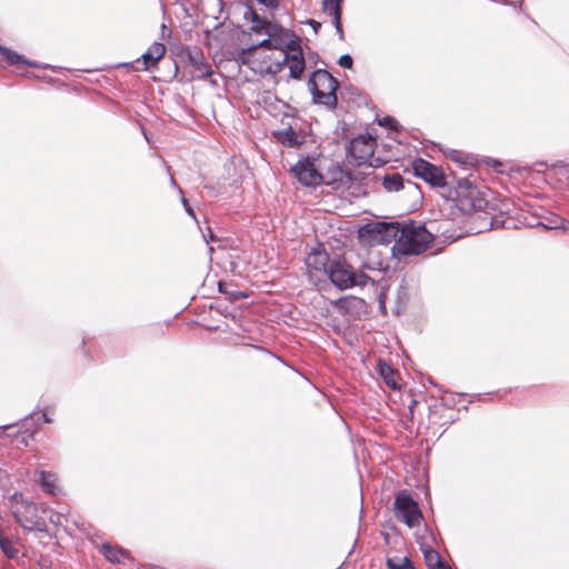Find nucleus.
<instances>
[{
  "instance_id": "8",
  "label": "nucleus",
  "mask_w": 569,
  "mask_h": 569,
  "mask_svg": "<svg viewBox=\"0 0 569 569\" xmlns=\"http://www.w3.org/2000/svg\"><path fill=\"white\" fill-rule=\"evenodd\" d=\"M395 517L397 520L406 523L409 528L420 526L423 520L421 510L418 503L407 491H400L397 493L393 503Z\"/></svg>"
},
{
  "instance_id": "25",
  "label": "nucleus",
  "mask_w": 569,
  "mask_h": 569,
  "mask_svg": "<svg viewBox=\"0 0 569 569\" xmlns=\"http://www.w3.org/2000/svg\"><path fill=\"white\" fill-rule=\"evenodd\" d=\"M218 286H219V291L221 293H224L230 301H237L239 299L247 297V295L243 293L242 291L228 290V284L222 281H220Z\"/></svg>"
},
{
  "instance_id": "10",
  "label": "nucleus",
  "mask_w": 569,
  "mask_h": 569,
  "mask_svg": "<svg viewBox=\"0 0 569 569\" xmlns=\"http://www.w3.org/2000/svg\"><path fill=\"white\" fill-rule=\"evenodd\" d=\"M413 174L421 178L433 187H442L448 184L446 177L440 168L429 161L418 158L412 162Z\"/></svg>"
},
{
  "instance_id": "37",
  "label": "nucleus",
  "mask_w": 569,
  "mask_h": 569,
  "mask_svg": "<svg viewBox=\"0 0 569 569\" xmlns=\"http://www.w3.org/2000/svg\"><path fill=\"white\" fill-rule=\"evenodd\" d=\"M438 569V568H437Z\"/></svg>"
},
{
  "instance_id": "11",
  "label": "nucleus",
  "mask_w": 569,
  "mask_h": 569,
  "mask_svg": "<svg viewBox=\"0 0 569 569\" xmlns=\"http://www.w3.org/2000/svg\"><path fill=\"white\" fill-rule=\"evenodd\" d=\"M291 172L306 187H315L322 181V174L316 168L315 161L309 158L299 160L291 168Z\"/></svg>"
},
{
  "instance_id": "17",
  "label": "nucleus",
  "mask_w": 569,
  "mask_h": 569,
  "mask_svg": "<svg viewBox=\"0 0 569 569\" xmlns=\"http://www.w3.org/2000/svg\"><path fill=\"white\" fill-rule=\"evenodd\" d=\"M243 18L247 21H250L251 30L256 33H267L269 27L271 26V21L267 18H261L251 7H247L243 12Z\"/></svg>"
},
{
  "instance_id": "5",
  "label": "nucleus",
  "mask_w": 569,
  "mask_h": 569,
  "mask_svg": "<svg viewBox=\"0 0 569 569\" xmlns=\"http://www.w3.org/2000/svg\"><path fill=\"white\" fill-rule=\"evenodd\" d=\"M266 34L268 38L260 41V46L277 49L278 52H284L288 57L295 53L293 50L303 53L300 43L290 30L277 23H271Z\"/></svg>"
},
{
  "instance_id": "32",
  "label": "nucleus",
  "mask_w": 569,
  "mask_h": 569,
  "mask_svg": "<svg viewBox=\"0 0 569 569\" xmlns=\"http://www.w3.org/2000/svg\"><path fill=\"white\" fill-rule=\"evenodd\" d=\"M405 567L403 569H416L408 557H403Z\"/></svg>"
},
{
  "instance_id": "12",
  "label": "nucleus",
  "mask_w": 569,
  "mask_h": 569,
  "mask_svg": "<svg viewBox=\"0 0 569 569\" xmlns=\"http://www.w3.org/2000/svg\"><path fill=\"white\" fill-rule=\"evenodd\" d=\"M375 144L376 140L370 134H359L350 141L348 153L353 157L358 163H363L373 156Z\"/></svg>"
},
{
  "instance_id": "7",
  "label": "nucleus",
  "mask_w": 569,
  "mask_h": 569,
  "mask_svg": "<svg viewBox=\"0 0 569 569\" xmlns=\"http://www.w3.org/2000/svg\"><path fill=\"white\" fill-rule=\"evenodd\" d=\"M455 194L458 207L466 212L481 210L486 204L478 187L466 178L457 180Z\"/></svg>"
},
{
  "instance_id": "30",
  "label": "nucleus",
  "mask_w": 569,
  "mask_h": 569,
  "mask_svg": "<svg viewBox=\"0 0 569 569\" xmlns=\"http://www.w3.org/2000/svg\"><path fill=\"white\" fill-rule=\"evenodd\" d=\"M315 31V33H318L319 29L321 28V23L313 20V19H309L307 20V22Z\"/></svg>"
},
{
  "instance_id": "21",
  "label": "nucleus",
  "mask_w": 569,
  "mask_h": 569,
  "mask_svg": "<svg viewBox=\"0 0 569 569\" xmlns=\"http://www.w3.org/2000/svg\"><path fill=\"white\" fill-rule=\"evenodd\" d=\"M329 257L326 252L312 251L306 258V264L315 270H327Z\"/></svg>"
},
{
  "instance_id": "3",
  "label": "nucleus",
  "mask_w": 569,
  "mask_h": 569,
  "mask_svg": "<svg viewBox=\"0 0 569 569\" xmlns=\"http://www.w3.org/2000/svg\"><path fill=\"white\" fill-rule=\"evenodd\" d=\"M432 241L433 234L425 226L403 224L395 249L406 256H417L426 251Z\"/></svg>"
},
{
  "instance_id": "24",
  "label": "nucleus",
  "mask_w": 569,
  "mask_h": 569,
  "mask_svg": "<svg viewBox=\"0 0 569 569\" xmlns=\"http://www.w3.org/2000/svg\"><path fill=\"white\" fill-rule=\"evenodd\" d=\"M425 558H426L428 566L431 569H437V568L438 569H451L449 566L445 565L441 561L439 553L435 550H427L425 552Z\"/></svg>"
},
{
  "instance_id": "6",
  "label": "nucleus",
  "mask_w": 569,
  "mask_h": 569,
  "mask_svg": "<svg viewBox=\"0 0 569 569\" xmlns=\"http://www.w3.org/2000/svg\"><path fill=\"white\" fill-rule=\"evenodd\" d=\"M41 512H44L43 508L27 501L17 503L12 510L13 518L24 530L46 532L48 527Z\"/></svg>"
},
{
  "instance_id": "23",
  "label": "nucleus",
  "mask_w": 569,
  "mask_h": 569,
  "mask_svg": "<svg viewBox=\"0 0 569 569\" xmlns=\"http://www.w3.org/2000/svg\"><path fill=\"white\" fill-rule=\"evenodd\" d=\"M277 138L282 144L291 148L298 147L301 143L299 136L291 127L279 131Z\"/></svg>"
},
{
  "instance_id": "9",
  "label": "nucleus",
  "mask_w": 569,
  "mask_h": 569,
  "mask_svg": "<svg viewBox=\"0 0 569 569\" xmlns=\"http://www.w3.org/2000/svg\"><path fill=\"white\" fill-rule=\"evenodd\" d=\"M402 223L396 222H373L367 224L362 230L366 231L373 241L378 243H390L395 241L397 243L398 238L401 234Z\"/></svg>"
},
{
  "instance_id": "13",
  "label": "nucleus",
  "mask_w": 569,
  "mask_h": 569,
  "mask_svg": "<svg viewBox=\"0 0 569 569\" xmlns=\"http://www.w3.org/2000/svg\"><path fill=\"white\" fill-rule=\"evenodd\" d=\"M383 188L388 192L399 191L406 189L409 193L420 197V190L418 186L410 180L405 181L400 173L386 174L382 180Z\"/></svg>"
},
{
  "instance_id": "4",
  "label": "nucleus",
  "mask_w": 569,
  "mask_h": 569,
  "mask_svg": "<svg viewBox=\"0 0 569 569\" xmlns=\"http://www.w3.org/2000/svg\"><path fill=\"white\" fill-rule=\"evenodd\" d=\"M330 281L340 290L355 286H366L369 277L363 272H356L345 261H332L327 270Z\"/></svg>"
},
{
  "instance_id": "16",
  "label": "nucleus",
  "mask_w": 569,
  "mask_h": 569,
  "mask_svg": "<svg viewBox=\"0 0 569 569\" xmlns=\"http://www.w3.org/2000/svg\"><path fill=\"white\" fill-rule=\"evenodd\" d=\"M166 47L161 42H153L149 49L141 56L143 60V70L157 66L158 61L164 56Z\"/></svg>"
},
{
  "instance_id": "31",
  "label": "nucleus",
  "mask_w": 569,
  "mask_h": 569,
  "mask_svg": "<svg viewBox=\"0 0 569 569\" xmlns=\"http://www.w3.org/2000/svg\"><path fill=\"white\" fill-rule=\"evenodd\" d=\"M181 201H182V204H183V207H184V209H186V212H187L190 217H192L193 219H196L194 212H193V210L189 207V204H188V202H187V199H186L184 197H182Z\"/></svg>"
},
{
  "instance_id": "26",
  "label": "nucleus",
  "mask_w": 569,
  "mask_h": 569,
  "mask_svg": "<svg viewBox=\"0 0 569 569\" xmlns=\"http://www.w3.org/2000/svg\"><path fill=\"white\" fill-rule=\"evenodd\" d=\"M378 123L381 127H386V128H389V129H392V130H396L397 126H398L397 120L395 118L390 117V116H387V117L382 118L381 120L378 121Z\"/></svg>"
},
{
  "instance_id": "1",
  "label": "nucleus",
  "mask_w": 569,
  "mask_h": 569,
  "mask_svg": "<svg viewBox=\"0 0 569 569\" xmlns=\"http://www.w3.org/2000/svg\"><path fill=\"white\" fill-rule=\"evenodd\" d=\"M291 57L284 52H274L272 48L253 44L241 53L242 63L248 66L254 73L260 76H277L283 67L289 68V77L296 80L301 79L306 68L303 53L293 50Z\"/></svg>"
},
{
  "instance_id": "27",
  "label": "nucleus",
  "mask_w": 569,
  "mask_h": 569,
  "mask_svg": "<svg viewBox=\"0 0 569 569\" xmlns=\"http://www.w3.org/2000/svg\"><path fill=\"white\" fill-rule=\"evenodd\" d=\"M387 566L389 569H403V567H405L403 558H398V557L389 558L387 561Z\"/></svg>"
},
{
  "instance_id": "19",
  "label": "nucleus",
  "mask_w": 569,
  "mask_h": 569,
  "mask_svg": "<svg viewBox=\"0 0 569 569\" xmlns=\"http://www.w3.org/2000/svg\"><path fill=\"white\" fill-rule=\"evenodd\" d=\"M37 475V481L40 483L44 492L49 495H56L59 491V488L56 485L57 477L54 473L41 470L38 471Z\"/></svg>"
},
{
  "instance_id": "34",
  "label": "nucleus",
  "mask_w": 569,
  "mask_h": 569,
  "mask_svg": "<svg viewBox=\"0 0 569 569\" xmlns=\"http://www.w3.org/2000/svg\"><path fill=\"white\" fill-rule=\"evenodd\" d=\"M208 238H210V240H213V234H212L211 230H209Z\"/></svg>"
},
{
  "instance_id": "22",
  "label": "nucleus",
  "mask_w": 569,
  "mask_h": 569,
  "mask_svg": "<svg viewBox=\"0 0 569 569\" xmlns=\"http://www.w3.org/2000/svg\"><path fill=\"white\" fill-rule=\"evenodd\" d=\"M0 54L10 64L23 63L30 67H38L36 62L29 61L17 52L4 47H0Z\"/></svg>"
},
{
  "instance_id": "20",
  "label": "nucleus",
  "mask_w": 569,
  "mask_h": 569,
  "mask_svg": "<svg viewBox=\"0 0 569 569\" xmlns=\"http://www.w3.org/2000/svg\"><path fill=\"white\" fill-rule=\"evenodd\" d=\"M377 371L388 387H390L391 389L398 388L396 381V371L388 362L380 359L377 363Z\"/></svg>"
},
{
  "instance_id": "29",
  "label": "nucleus",
  "mask_w": 569,
  "mask_h": 569,
  "mask_svg": "<svg viewBox=\"0 0 569 569\" xmlns=\"http://www.w3.org/2000/svg\"><path fill=\"white\" fill-rule=\"evenodd\" d=\"M259 3L266 6L267 8L274 10L278 9L281 0H257Z\"/></svg>"
},
{
  "instance_id": "33",
  "label": "nucleus",
  "mask_w": 569,
  "mask_h": 569,
  "mask_svg": "<svg viewBox=\"0 0 569 569\" xmlns=\"http://www.w3.org/2000/svg\"><path fill=\"white\" fill-rule=\"evenodd\" d=\"M41 418H42V421L46 422V423H50L52 421V419L50 418L49 416V412L48 411H43L41 413Z\"/></svg>"
},
{
  "instance_id": "36",
  "label": "nucleus",
  "mask_w": 569,
  "mask_h": 569,
  "mask_svg": "<svg viewBox=\"0 0 569 569\" xmlns=\"http://www.w3.org/2000/svg\"><path fill=\"white\" fill-rule=\"evenodd\" d=\"M170 182H171V184H172V186H176V181H174V179H173V177H172V176H171V178H170Z\"/></svg>"
},
{
  "instance_id": "15",
  "label": "nucleus",
  "mask_w": 569,
  "mask_h": 569,
  "mask_svg": "<svg viewBox=\"0 0 569 569\" xmlns=\"http://www.w3.org/2000/svg\"><path fill=\"white\" fill-rule=\"evenodd\" d=\"M188 62L196 73L193 77L206 79L212 74L211 66L207 62L202 51H190L188 53Z\"/></svg>"
},
{
  "instance_id": "28",
  "label": "nucleus",
  "mask_w": 569,
  "mask_h": 569,
  "mask_svg": "<svg viewBox=\"0 0 569 569\" xmlns=\"http://www.w3.org/2000/svg\"><path fill=\"white\" fill-rule=\"evenodd\" d=\"M339 66L346 69H351L353 60L350 54H342L338 61Z\"/></svg>"
},
{
  "instance_id": "2",
  "label": "nucleus",
  "mask_w": 569,
  "mask_h": 569,
  "mask_svg": "<svg viewBox=\"0 0 569 569\" xmlns=\"http://www.w3.org/2000/svg\"><path fill=\"white\" fill-rule=\"evenodd\" d=\"M308 87L315 103L322 104L330 110L336 109L339 82L331 73L325 69L315 70L309 77Z\"/></svg>"
},
{
  "instance_id": "18",
  "label": "nucleus",
  "mask_w": 569,
  "mask_h": 569,
  "mask_svg": "<svg viewBox=\"0 0 569 569\" xmlns=\"http://www.w3.org/2000/svg\"><path fill=\"white\" fill-rule=\"evenodd\" d=\"M101 552L104 558L113 563L124 562L126 559H129V552L120 547H113L109 543H103L101 547Z\"/></svg>"
},
{
  "instance_id": "35",
  "label": "nucleus",
  "mask_w": 569,
  "mask_h": 569,
  "mask_svg": "<svg viewBox=\"0 0 569 569\" xmlns=\"http://www.w3.org/2000/svg\"><path fill=\"white\" fill-rule=\"evenodd\" d=\"M208 238H210V240H213V234H212L211 230H209Z\"/></svg>"
},
{
  "instance_id": "14",
  "label": "nucleus",
  "mask_w": 569,
  "mask_h": 569,
  "mask_svg": "<svg viewBox=\"0 0 569 569\" xmlns=\"http://www.w3.org/2000/svg\"><path fill=\"white\" fill-rule=\"evenodd\" d=\"M343 0H323L322 1V11L325 14L332 19V24L336 28V31L340 38L343 40V29L341 24V3Z\"/></svg>"
}]
</instances>
